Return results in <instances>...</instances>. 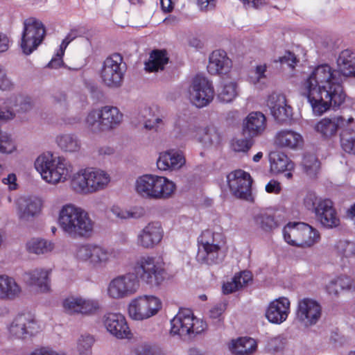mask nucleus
Here are the masks:
<instances>
[{
    "instance_id": "obj_1",
    "label": "nucleus",
    "mask_w": 355,
    "mask_h": 355,
    "mask_svg": "<svg viewBox=\"0 0 355 355\" xmlns=\"http://www.w3.org/2000/svg\"><path fill=\"white\" fill-rule=\"evenodd\" d=\"M327 64L315 68L304 83V92L313 112L322 115L331 108L339 109L347 96L344 91L342 76Z\"/></svg>"
},
{
    "instance_id": "obj_2",
    "label": "nucleus",
    "mask_w": 355,
    "mask_h": 355,
    "mask_svg": "<svg viewBox=\"0 0 355 355\" xmlns=\"http://www.w3.org/2000/svg\"><path fill=\"white\" fill-rule=\"evenodd\" d=\"M58 223L63 232L73 239L89 238L93 232L94 223L88 214L71 204L62 207Z\"/></svg>"
},
{
    "instance_id": "obj_3",
    "label": "nucleus",
    "mask_w": 355,
    "mask_h": 355,
    "mask_svg": "<svg viewBox=\"0 0 355 355\" xmlns=\"http://www.w3.org/2000/svg\"><path fill=\"white\" fill-rule=\"evenodd\" d=\"M175 189V184L168 178L150 174L140 176L135 183L137 193L141 197L150 200L168 198Z\"/></svg>"
},
{
    "instance_id": "obj_4",
    "label": "nucleus",
    "mask_w": 355,
    "mask_h": 355,
    "mask_svg": "<svg viewBox=\"0 0 355 355\" xmlns=\"http://www.w3.org/2000/svg\"><path fill=\"white\" fill-rule=\"evenodd\" d=\"M35 168L49 183L64 182L69 176V166L64 157L54 156L47 152L40 155L35 162Z\"/></svg>"
},
{
    "instance_id": "obj_5",
    "label": "nucleus",
    "mask_w": 355,
    "mask_h": 355,
    "mask_svg": "<svg viewBox=\"0 0 355 355\" xmlns=\"http://www.w3.org/2000/svg\"><path fill=\"white\" fill-rule=\"evenodd\" d=\"M222 235L209 230L203 231L198 238V250L196 260L201 264H218L223 260L221 252Z\"/></svg>"
},
{
    "instance_id": "obj_6",
    "label": "nucleus",
    "mask_w": 355,
    "mask_h": 355,
    "mask_svg": "<svg viewBox=\"0 0 355 355\" xmlns=\"http://www.w3.org/2000/svg\"><path fill=\"white\" fill-rule=\"evenodd\" d=\"M283 235L288 244L300 248L311 247L320 238L318 230L302 222L287 223L283 229Z\"/></svg>"
},
{
    "instance_id": "obj_7",
    "label": "nucleus",
    "mask_w": 355,
    "mask_h": 355,
    "mask_svg": "<svg viewBox=\"0 0 355 355\" xmlns=\"http://www.w3.org/2000/svg\"><path fill=\"white\" fill-rule=\"evenodd\" d=\"M133 270L138 279L150 286H159L166 278L167 272L163 265L155 257L142 256L137 260Z\"/></svg>"
},
{
    "instance_id": "obj_8",
    "label": "nucleus",
    "mask_w": 355,
    "mask_h": 355,
    "mask_svg": "<svg viewBox=\"0 0 355 355\" xmlns=\"http://www.w3.org/2000/svg\"><path fill=\"white\" fill-rule=\"evenodd\" d=\"M127 65L119 53H114L103 61L100 70L102 83L109 88L117 89L123 85Z\"/></svg>"
},
{
    "instance_id": "obj_9",
    "label": "nucleus",
    "mask_w": 355,
    "mask_h": 355,
    "mask_svg": "<svg viewBox=\"0 0 355 355\" xmlns=\"http://www.w3.org/2000/svg\"><path fill=\"white\" fill-rule=\"evenodd\" d=\"M123 114L116 107L104 106L101 110H92L86 118V124L93 132L109 130L119 125Z\"/></svg>"
},
{
    "instance_id": "obj_10",
    "label": "nucleus",
    "mask_w": 355,
    "mask_h": 355,
    "mask_svg": "<svg viewBox=\"0 0 355 355\" xmlns=\"http://www.w3.org/2000/svg\"><path fill=\"white\" fill-rule=\"evenodd\" d=\"M171 334L180 337L197 335L202 332L207 324L193 317L191 309L180 310L171 320Z\"/></svg>"
},
{
    "instance_id": "obj_11",
    "label": "nucleus",
    "mask_w": 355,
    "mask_h": 355,
    "mask_svg": "<svg viewBox=\"0 0 355 355\" xmlns=\"http://www.w3.org/2000/svg\"><path fill=\"white\" fill-rule=\"evenodd\" d=\"M46 35L43 23L35 18H28L24 21L20 47L24 54H31L42 42Z\"/></svg>"
},
{
    "instance_id": "obj_12",
    "label": "nucleus",
    "mask_w": 355,
    "mask_h": 355,
    "mask_svg": "<svg viewBox=\"0 0 355 355\" xmlns=\"http://www.w3.org/2000/svg\"><path fill=\"white\" fill-rule=\"evenodd\" d=\"M109 182L110 177L104 171L87 168L73 179L72 186L76 191L87 193L104 189Z\"/></svg>"
},
{
    "instance_id": "obj_13",
    "label": "nucleus",
    "mask_w": 355,
    "mask_h": 355,
    "mask_svg": "<svg viewBox=\"0 0 355 355\" xmlns=\"http://www.w3.org/2000/svg\"><path fill=\"white\" fill-rule=\"evenodd\" d=\"M212 83L201 75H196L189 89L191 102L198 108L208 105L214 99Z\"/></svg>"
},
{
    "instance_id": "obj_14",
    "label": "nucleus",
    "mask_w": 355,
    "mask_h": 355,
    "mask_svg": "<svg viewBox=\"0 0 355 355\" xmlns=\"http://www.w3.org/2000/svg\"><path fill=\"white\" fill-rule=\"evenodd\" d=\"M139 286V279L134 272L119 275L109 284L107 293L114 299H121L134 294Z\"/></svg>"
},
{
    "instance_id": "obj_15",
    "label": "nucleus",
    "mask_w": 355,
    "mask_h": 355,
    "mask_svg": "<svg viewBox=\"0 0 355 355\" xmlns=\"http://www.w3.org/2000/svg\"><path fill=\"white\" fill-rule=\"evenodd\" d=\"M162 308V302L155 296H144L133 300L128 307L130 316L142 320L155 315Z\"/></svg>"
},
{
    "instance_id": "obj_16",
    "label": "nucleus",
    "mask_w": 355,
    "mask_h": 355,
    "mask_svg": "<svg viewBox=\"0 0 355 355\" xmlns=\"http://www.w3.org/2000/svg\"><path fill=\"white\" fill-rule=\"evenodd\" d=\"M227 182L230 191L237 198L252 200V179L249 173L236 170L227 175Z\"/></svg>"
},
{
    "instance_id": "obj_17",
    "label": "nucleus",
    "mask_w": 355,
    "mask_h": 355,
    "mask_svg": "<svg viewBox=\"0 0 355 355\" xmlns=\"http://www.w3.org/2000/svg\"><path fill=\"white\" fill-rule=\"evenodd\" d=\"M353 116L348 118L344 116H337L332 119L324 118L318 121L315 125V130L320 134V137L324 140L331 139L337 136V132H340L347 123H354Z\"/></svg>"
},
{
    "instance_id": "obj_18",
    "label": "nucleus",
    "mask_w": 355,
    "mask_h": 355,
    "mask_svg": "<svg viewBox=\"0 0 355 355\" xmlns=\"http://www.w3.org/2000/svg\"><path fill=\"white\" fill-rule=\"evenodd\" d=\"M39 329L37 322L31 313H21L15 317L9 331L16 338L26 339L35 336Z\"/></svg>"
},
{
    "instance_id": "obj_19",
    "label": "nucleus",
    "mask_w": 355,
    "mask_h": 355,
    "mask_svg": "<svg viewBox=\"0 0 355 355\" xmlns=\"http://www.w3.org/2000/svg\"><path fill=\"white\" fill-rule=\"evenodd\" d=\"M322 307L315 300L305 297L300 300L296 310V318L306 326L315 324L321 317Z\"/></svg>"
},
{
    "instance_id": "obj_20",
    "label": "nucleus",
    "mask_w": 355,
    "mask_h": 355,
    "mask_svg": "<svg viewBox=\"0 0 355 355\" xmlns=\"http://www.w3.org/2000/svg\"><path fill=\"white\" fill-rule=\"evenodd\" d=\"M267 105L275 120L281 124L288 123L293 119V108L287 104L283 94H272L269 96Z\"/></svg>"
},
{
    "instance_id": "obj_21",
    "label": "nucleus",
    "mask_w": 355,
    "mask_h": 355,
    "mask_svg": "<svg viewBox=\"0 0 355 355\" xmlns=\"http://www.w3.org/2000/svg\"><path fill=\"white\" fill-rule=\"evenodd\" d=\"M77 257L83 261H88L95 267H101L108 261V252L101 246L85 244L78 247Z\"/></svg>"
},
{
    "instance_id": "obj_22",
    "label": "nucleus",
    "mask_w": 355,
    "mask_h": 355,
    "mask_svg": "<svg viewBox=\"0 0 355 355\" xmlns=\"http://www.w3.org/2000/svg\"><path fill=\"white\" fill-rule=\"evenodd\" d=\"M315 218L326 228L336 227L340 225V219L334 207L333 202L329 199H321L313 212Z\"/></svg>"
},
{
    "instance_id": "obj_23",
    "label": "nucleus",
    "mask_w": 355,
    "mask_h": 355,
    "mask_svg": "<svg viewBox=\"0 0 355 355\" xmlns=\"http://www.w3.org/2000/svg\"><path fill=\"white\" fill-rule=\"evenodd\" d=\"M103 323L107 330L117 338H128L130 330L123 315L118 313H108L103 317Z\"/></svg>"
},
{
    "instance_id": "obj_24",
    "label": "nucleus",
    "mask_w": 355,
    "mask_h": 355,
    "mask_svg": "<svg viewBox=\"0 0 355 355\" xmlns=\"http://www.w3.org/2000/svg\"><path fill=\"white\" fill-rule=\"evenodd\" d=\"M289 310V300L284 297H279L269 304L266 317L271 323L281 324L287 319Z\"/></svg>"
},
{
    "instance_id": "obj_25",
    "label": "nucleus",
    "mask_w": 355,
    "mask_h": 355,
    "mask_svg": "<svg viewBox=\"0 0 355 355\" xmlns=\"http://www.w3.org/2000/svg\"><path fill=\"white\" fill-rule=\"evenodd\" d=\"M232 62L224 50L214 51L209 58L207 71L211 75L227 74L231 69Z\"/></svg>"
},
{
    "instance_id": "obj_26",
    "label": "nucleus",
    "mask_w": 355,
    "mask_h": 355,
    "mask_svg": "<svg viewBox=\"0 0 355 355\" xmlns=\"http://www.w3.org/2000/svg\"><path fill=\"white\" fill-rule=\"evenodd\" d=\"M163 237V230L159 223H148L139 233L137 238L139 245L144 248H153Z\"/></svg>"
},
{
    "instance_id": "obj_27",
    "label": "nucleus",
    "mask_w": 355,
    "mask_h": 355,
    "mask_svg": "<svg viewBox=\"0 0 355 355\" xmlns=\"http://www.w3.org/2000/svg\"><path fill=\"white\" fill-rule=\"evenodd\" d=\"M266 125V118L261 112H251L243 123L242 135L257 137L262 133Z\"/></svg>"
},
{
    "instance_id": "obj_28",
    "label": "nucleus",
    "mask_w": 355,
    "mask_h": 355,
    "mask_svg": "<svg viewBox=\"0 0 355 355\" xmlns=\"http://www.w3.org/2000/svg\"><path fill=\"white\" fill-rule=\"evenodd\" d=\"M185 163V158L182 152L169 150L161 153L157 166L159 170H175L180 168Z\"/></svg>"
},
{
    "instance_id": "obj_29",
    "label": "nucleus",
    "mask_w": 355,
    "mask_h": 355,
    "mask_svg": "<svg viewBox=\"0 0 355 355\" xmlns=\"http://www.w3.org/2000/svg\"><path fill=\"white\" fill-rule=\"evenodd\" d=\"M337 65L343 82L345 77H355V51L348 49L342 51L337 58Z\"/></svg>"
},
{
    "instance_id": "obj_30",
    "label": "nucleus",
    "mask_w": 355,
    "mask_h": 355,
    "mask_svg": "<svg viewBox=\"0 0 355 355\" xmlns=\"http://www.w3.org/2000/svg\"><path fill=\"white\" fill-rule=\"evenodd\" d=\"M255 226L266 233L274 231L279 226V223L274 213L268 209H261L253 216Z\"/></svg>"
},
{
    "instance_id": "obj_31",
    "label": "nucleus",
    "mask_w": 355,
    "mask_h": 355,
    "mask_svg": "<svg viewBox=\"0 0 355 355\" xmlns=\"http://www.w3.org/2000/svg\"><path fill=\"white\" fill-rule=\"evenodd\" d=\"M169 62V57L166 49H153L150 53L149 59L145 62V70L148 73L163 71Z\"/></svg>"
},
{
    "instance_id": "obj_32",
    "label": "nucleus",
    "mask_w": 355,
    "mask_h": 355,
    "mask_svg": "<svg viewBox=\"0 0 355 355\" xmlns=\"http://www.w3.org/2000/svg\"><path fill=\"white\" fill-rule=\"evenodd\" d=\"M275 142L277 146L295 149L303 144V138L292 130H282L277 133Z\"/></svg>"
},
{
    "instance_id": "obj_33",
    "label": "nucleus",
    "mask_w": 355,
    "mask_h": 355,
    "mask_svg": "<svg viewBox=\"0 0 355 355\" xmlns=\"http://www.w3.org/2000/svg\"><path fill=\"white\" fill-rule=\"evenodd\" d=\"M51 272V270L35 269L26 273V282L31 286H37L42 292H48L50 290L49 276Z\"/></svg>"
},
{
    "instance_id": "obj_34",
    "label": "nucleus",
    "mask_w": 355,
    "mask_h": 355,
    "mask_svg": "<svg viewBox=\"0 0 355 355\" xmlns=\"http://www.w3.org/2000/svg\"><path fill=\"white\" fill-rule=\"evenodd\" d=\"M18 214L21 220H28L37 214L41 209V203L38 200L20 198L17 201Z\"/></svg>"
},
{
    "instance_id": "obj_35",
    "label": "nucleus",
    "mask_w": 355,
    "mask_h": 355,
    "mask_svg": "<svg viewBox=\"0 0 355 355\" xmlns=\"http://www.w3.org/2000/svg\"><path fill=\"white\" fill-rule=\"evenodd\" d=\"M270 170L275 173L291 171L294 168V164L288 156L281 151H273L269 155Z\"/></svg>"
},
{
    "instance_id": "obj_36",
    "label": "nucleus",
    "mask_w": 355,
    "mask_h": 355,
    "mask_svg": "<svg viewBox=\"0 0 355 355\" xmlns=\"http://www.w3.org/2000/svg\"><path fill=\"white\" fill-rule=\"evenodd\" d=\"M20 292L21 288L13 278L0 275V299L13 300Z\"/></svg>"
},
{
    "instance_id": "obj_37",
    "label": "nucleus",
    "mask_w": 355,
    "mask_h": 355,
    "mask_svg": "<svg viewBox=\"0 0 355 355\" xmlns=\"http://www.w3.org/2000/svg\"><path fill=\"white\" fill-rule=\"evenodd\" d=\"M257 344L250 337L239 338L232 345V352L235 355H251L257 349Z\"/></svg>"
},
{
    "instance_id": "obj_38",
    "label": "nucleus",
    "mask_w": 355,
    "mask_h": 355,
    "mask_svg": "<svg viewBox=\"0 0 355 355\" xmlns=\"http://www.w3.org/2000/svg\"><path fill=\"white\" fill-rule=\"evenodd\" d=\"M352 123H347L340 132V143L342 149L347 153L355 155V130Z\"/></svg>"
},
{
    "instance_id": "obj_39",
    "label": "nucleus",
    "mask_w": 355,
    "mask_h": 355,
    "mask_svg": "<svg viewBox=\"0 0 355 355\" xmlns=\"http://www.w3.org/2000/svg\"><path fill=\"white\" fill-rule=\"evenodd\" d=\"M56 141L60 148L66 152H78L81 146L80 141L73 134L62 135L58 137Z\"/></svg>"
},
{
    "instance_id": "obj_40",
    "label": "nucleus",
    "mask_w": 355,
    "mask_h": 355,
    "mask_svg": "<svg viewBox=\"0 0 355 355\" xmlns=\"http://www.w3.org/2000/svg\"><path fill=\"white\" fill-rule=\"evenodd\" d=\"M352 286V279L345 275H340L330 282L327 286V291L329 294L337 296L340 291L350 290Z\"/></svg>"
},
{
    "instance_id": "obj_41",
    "label": "nucleus",
    "mask_w": 355,
    "mask_h": 355,
    "mask_svg": "<svg viewBox=\"0 0 355 355\" xmlns=\"http://www.w3.org/2000/svg\"><path fill=\"white\" fill-rule=\"evenodd\" d=\"M302 166L304 172L310 178H315L320 168V162L314 155L309 153H304Z\"/></svg>"
},
{
    "instance_id": "obj_42",
    "label": "nucleus",
    "mask_w": 355,
    "mask_h": 355,
    "mask_svg": "<svg viewBox=\"0 0 355 355\" xmlns=\"http://www.w3.org/2000/svg\"><path fill=\"white\" fill-rule=\"evenodd\" d=\"M201 139L205 144L218 146L221 142L222 137L214 125H209L203 129Z\"/></svg>"
},
{
    "instance_id": "obj_43",
    "label": "nucleus",
    "mask_w": 355,
    "mask_h": 355,
    "mask_svg": "<svg viewBox=\"0 0 355 355\" xmlns=\"http://www.w3.org/2000/svg\"><path fill=\"white\" fill-rule=\"evenodd\" d=\"M227 304L225 302L216 304L209 310V318L213 320L216 327H220L223 324L224 317L223 314L227 309Z\"/></svg>"
},
{
    "instance_id": "obj_44",
    "label": "nucleus",
    "mask_w": 355,
    "mask_h": 355,
    "mask_svg": "<svg viewBox=\"0 0 355 355\" xmlns=\"http://www.w3.org/2000/svg\"><path fill=\"white\" fill-rule=\"evenodd\" d=\"M30 252L37 254H44L53 250V244L44 239H35L27 244Z\"/></svg>"
},
{
    "instance_id": "obj_45",
    "label": "nucleus",
    "mask_w": 355,
    "mask_h": 355,
    "mask_svg": "<svg viewBox=\"0 0 355 355\" xmlns=\"http://www.w3.org/2000/svg\"><path fill=\"white\" fill-rule=\"evenodd\" d=\"M237 84L234 82H230L225 84L222 87L218 94V98L223 103H230L237 96Z\"/></svg>"
},
{
    "instance_id": "obj_46",
    "label": "nucleus",
    "mask_w": 355,
    "mask_h": 355,
    "mask_svg": "<svg viewBox=\"0 0 355 355\" xmlns=\"http://www.w3.org/2000/svg\"><path fill=\"white\" fill-rule=\"evenodd\" d=\"M15 149V146L7 132L0 130V153H11Z\"/></svg>"
},
{
    "instance_id": "obj_47",
    "label": "nucleus",
    "mask_w": 355,
    "mask_h": 355,
    "mask_svg": "<svg viewBox=\"0 0 355 355\" xmlns=\"http://www.w3.org/2000/svg\"><path fill=\"white\" fill-rule=\"evenodd\" d=\"M94 343V338L91 335L82 336L78 340V349L81 355H88Z\"/></svg>"
},
{
    "instance_id": "obj_48",
    "label": "nucleus",
    "mask_w": 355,
    "mask_h": 355,
    "mask_svg": "<svg viewBox=\"0 0 355 355\" xmlns=\"http://www.w3.org/2000/svg\"><path fill=\"white\" fill-rule=\"evenodd\" d=\"M15 107L18 112H26L33 107L32 100L28 96H18L15 98Z\"/></svg>"
},
{
    "instance_id": "obj_49",
    "label": "nucleus",
    "mask_w": 355,
    "mask_h": 355,
    "mask_svg": "<svg viewBox=\"0 0 355 355\" xmlns=\"http://www.w3.org/2000/svg\"><path fill=\"white\" fill-rule=\"evenodd\" d=\"M284 339L281 336L270 338L266 345V349L271 353L282 351L284 347Z\"/></svg>"
},
{
    "instance_id": "obj_50",
    "label": "nucleus",
    "mask_w": 355,
    "mask_h": 355,
    "mask_svg": "<svg viewBox=\"0 0 355 355\" xmlns=\"http://www.w3.org/2000/svg\"><path fill=\"white\" fill-rule=\"evenodd\" d=\"M243 137L237 139L235 144V150L238 152H247L254 143V137H248L243 135Z\"/></svg>"
},
{
    "instance_id": "obj_51",
    "label": "nucleus",
    "mask_w": 355,
    "mask_h": 355,
    "mask_svg": "<svg viewBox=\"0 0 355 355\" xmlns=\"http://www.w3.org/2000/svg\"><path fill=\"white\" fill-rule=\"evenodd\" d=\"M82 298L69 297L63 301V307L69 313H80Z\"/></svg>"
},
{
    "instance_id": "obj_52",
    "label": "nucleus",
    "mask_w": 355,
    "mask_h": 355,
    "mask_svg": "<svg viewBox=\"0 0 355 355\" xmlns=\"http://www.w3.org/2000/svg\"><path fill=\"white\" fill-rule=\"evenodd\" d=\"M86 88L89 92L91 97L96 101H103L104 98V93L102 89L98 85L97 83L89 81L85 84Z\"/></svg>"
},
{
    "instance_id": "obj_53",
    "label": "nucleus",
    "mask_w": 355,
    "mask_h": 355,
    "mask_svg": "<svg viewBox=\"0 0 355 355\" xmlns=\"http://www.w3.org/2000/svg\"><path fill=\"white\" fill-rule=\"evenodd\" d=\"M274 62H279L282 64H287L289 67L294 69L299 60L293 52L286 51L284 55L279 57L278 60H275Z\"/></svg>"
},
{
    "instance_id": "obj_54",
    "label": "nucleus",
    "mask_w": 355,
    "mask_h": 355,
    "mask_svg": "<svg viewBox=\"0 0 355 355\" xmlns=\"http://www.w3.org/2000/svg\"><path fill=\"white\" fill-rule=\"evenodd\" d=\"M14 88V83L7 75L6 69L0 64V89L10 91Z\"/></svg>"
},
{
    "instance_id": "obj_55",
    "label": "nucleus",
    "mask_w": 355,
    "mask_h": 355,
    "mask_svg": "<svg viewBox=\"0 0 355 355\" xmlns=\"http://www.w3.org/2000/svg\"><path fill=\"white\" fill-rule=\"evenodd\" d=\"M240 277H234L231 282L224 283L223 285V292L228 295L239 291L241 288V284L239 282Z\"/></svg>"
},
{
    "instance_id": "obj_56",
    "label": "nucleus",
    "mask_w": 355,
    "mask_h": 355,
    "mask_svg": "<svg viewBox=\"0 0 355 355\" xmlns=\"http://www.w3.org/2000/svg\"><path fill=\"white\" fill-rule=\"evenodd\" d=\"M320 200L315 193H308L304 199V205L308 210L313 213Z\"/></svg>"
},
{
    "instance_id": "obj_57",
    "label": "nucleus",
    "mask_w": 355,
    "mask_h": 355,
    "mask_svg": "<svg viewBox=\"0 0 355 355\" xmlns=\"http://www.w3.org/2000/svg\"><path fill=\"white\" fill-rule=\"evenodd\" d=\"M98 309V304L96 302L82 299L80 306V313L82 314L91 313Z\"/></svg>"
},
{
    "instance_id": "obj_58",
    "label": "nucleus",
    "mask_w": 355,
    "mask_h": 355,
    "mask_svg": "<svg viewBox=\"0 0 355 355\" xmlns=\"http://www.w3.org/2000/svg\"><path fill=\"white\" fill-rule=\"evenodd\" d=\"M112 212L117 218L121 219H126L133 217V214L126 210H123L119 207L114 206L112 208Z\"/></svg>"
},
{
    "instance_id": "obj_59",
    "label": "nucleus",
    "mask_w": 355,
    "mask_h": 355,
    "mask_svg": "<svg viewBox=\"0 0 355 355\" xmlns=\"http://www.w3.org/2000/svg\"><path fill=\"white\" fill-rule=\"evenodd\" d=\"M16 181L17 177L15 173H10L7 178H4L2 180L3 183L9 185V189L11 190H15L17 189V184Z\"/></svg>"
},
{
    "instance_id": "obj_60",
    "label": "nucleus",
    "mask_w": 355,
    "mask_h": 355,
    "mask_svg": "<svg viewBox=\"0 0 355 355\" xmlns=\"http://www.w3.org/2000/svg\"><path fill=\"white\" fill-rule=\"evenodd\" d=\"M268 193H279L281 191L280 184L274 180H270L266 186Z\"/></svg>"
},
{
    "instance_id": "obj_61",
    "label": "nucleus",
    "mask_w": 355,
    "mask_h": 355,
    "mask_svg": "<svg viewBox=\"0 0 355 355\" xmlns=\"http://www.w3.org/2000/svg\"><path fill=\"white\" fill-rule=\"evenodd\" d=\"M234 277H240L239 282L241 284V288L245 285H248L250 281H252L251 273L248 271H243L239 274L235 275Z\"/></svg>"
},
{
    "instance_id": "obj_62",
    "label": "nucleus",
    "mask_w": 355,
    "mask_h": 355,
    "mask_svg": "<svg viewBox=\"0 0 355 355\" xmlns=\"http://www.w3.org/2000/svg\"><path fill=\"white\" fill-rule=\"evenodd\" d=\"M216 0H197V4L201 10L207 11L215 7Z\"/></svg>"
},
{
    "instance_id": "obj_63",
    "label": "nucleus",
    "mask_w": 355,
    "mask_h": 355,
    "mask_svg": "<svg viewBox=\"0 0 355 355\" xmlns=\"http://www.w3.org/2000/svg\"><path fill=\"white\" fill-rule=\"evenodd\" d=\"M137 355H156L155 349L150 345L141 346L137 349Z\"/></svg>"
},
{
    "instance_id": "obj_64",
    "label": "nucleus",
    "mask_w": 355,
    "mask_h": 355,
    "mask_svg": "<svg viewBox=\"0 0 355 355\" xmlns=\"http://www.w3.org/2000/svg\"><path fill=\"white\" fill-rule=\"evenodd\" d=\"M64 66L63 60L57 57H53L47 64L46 67L52 69H58Z\"/></svg>"
}]
</instances>
